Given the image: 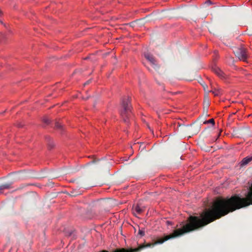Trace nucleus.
I'll list each match as a JSON object with an SVG mask.
<instances>
[{
	"label": "nucleus",
	"mask_w": 252,
	"mask_h": 252,
	"mask_svg": "<svg viewBox=\"0 0 252 252\" xmlns=\"http://www.w3.org/2000/svg\"><path fill=\"white\" fill-rule=\"evenodd\" d=\"M214 54L216 55V57L214 58L213 64L212 66V70L213 71L218 75V76L220 75V69L217 64V60L219 59V55L218 51H215Z\"/></svg>",
	"instance_id": "obj_6"
},
{
	"label": "nucleus",
	"mask_w": 252,
	"mask_h": 252,
	"mask_svg": "<svg viewBox=\"0 0 252 252\" xmlns=\"http://www.w3.org/2000/svg\"><path fill=\"white\" fill-rule=\"evenodd\" d=\"M2 15V11H0V16Z\"/></svg>",
	"instance_id": "obj_25"
},
{
	"label": "nucleus",
	"mask_w": 252,
	"mask_h": 252,
	"mask_svg": "<svg viewBox=\"0 0 252 252\" xmlns=\"http://www.w3.org/2000/svg\"><path fill=\"white\" fill-rule=\"evenodd\" d=\"M138 234L141 236H143L145 235V231L142 229H139L138 231Z\"/></svg>",
	"instance_id": "obj_16"
},
{
	"label": "nucleus",
	"mask_w": 252,
	"mask_h": 252,
	"mask_svg": "<svg viewBox=\"0 0 252 252\" xmlns=\"http://www.w3.org/2000/svg\"><path fill=\"white\" fill-rule=\"evenodd\" d=\"M11 184L10 183H6L0 186V190H3L5 189H8L10 188Z\"/></svg>",
	"instance_id": "obj_12"
},
{
	"label": "nucleus",
	"mask_w": 252,
	"mask_h": 252,
	"mask_svg": "<svg viewBox=\"0 0 252 252\" xmlns=\"http://www.w3.org/2000/svg\"><path fill=\"white\" fill-rule=\"evenodd\" d=\"M209 30L210 32H219V28L216 29L214 26L210 25L209 28Z\"/></svg>",
	"instance_id": "obj_13"
},
{
	"label": "nucleus",
	"mask_w": 252,
	"mask_h": 252,
	"mask_svg": "<svg viewBox=\"0 0 252 252\" xmlns=\"http://www.w3.org/2000/svg\"><path fill=\"white\" fill-rule=\"evenodd\" d=\"M145 210V207L143 206L140 203L134 205L132 207L133 213L134 215H140L142 214Z\"/></svg>",
	"instance_id": "obj_7"
},
{
	"label": "nucleus",
	"mask_w": 252,
	"mask_h": 252,
	"mask_svg": "<svg viewBox=\"0 0 252 252\" xmlns=\"http://www.w3.org/2000/svg\"><path fill=\"white\" fill-rule=\"evenodd\" d=\"M206 3L210 4L211 3V1L210 0H208L206 2Z\"/></svg>",
	"instance_id": "obj_21"
},
{
	"label": "nucleus",
	"mask_w": 252,
	"mask_h": 252,
	"mask_svg": "<svg viewBox=\"0 0 252 252\" xmlns=\"http://www.w3.org/2000/svg\"><path fill=\"white\" fill-rule=\"evenodd\" d=\"M131 109L130 98L128 96L123 98L120 112L123 121L126 124L129 123V119L131 117Z\"/></svg>",
	"instance_id": "obj_3"
},
{
	"label": "nucleus",
	"mask_w": 252,
	"mask_h": 252,
	"mask_svg": "<svg viewBox=\"0 0 252 252\" xmlns=\"http://www.w3.org/2000/svg\"><path fill=\"white\" fill-rule=\"evenodd\" d=\"M211 92L215 96L218 95L220 94L219 90H216L215 91H212Z\"/></svg>",
	"instance_id": "obj_17"
},
{
	"label": "nucleus",
	"mask_w": 252,
	"mask_h": 252,
	"mask_svg": "<svg viewBox=\"0 0 252 252\" xmlns=\"http://www.w3.org/2000/svg\"><path fill=\"white\" fill-rule=\"evenodd\" d=\"M0 23L3 24V22L1 21H0Z\"/></svg>",
	"instance_id": "obj_26"
},
{
	"label": "nucleus",
	"mask_w": 252,
	"mask_h": 252,
	"mask_svg": "<svg viewBox=\"0 0 252 252\" xmlns=\"http://www.w3.org/2000/svg\"><path fill=\"white\" fill-rule=\"evenodd\" d=\"M252 205V184L246 194V197L234 195L227 199L221 197V217L230 212Z\"/></svg>",
	"instance_id": "obj_2"
},
{
	"label": "nucleus",
	"mask_w": 252,
	"mask_h": 252,
	"mask_svg": "<svg viewBox=\"0 0 252 252\" xmlns=\"http://www.w3.org/2000/svg\"><path fill=\"white\" fill-rule=\"evenodd\" d=\"M220 218V196H218L211 208L204 209L200 214V218L197 216H190L188 219V223L184 225L182 228L175 230L169 235H165L163 238H158L154 244H162L169 239L181 236L186 233L203 227Z\"/></svg>",
	"instance_id": "obj_1"
},
{
	"label": "nucleus",
	"mask_w": 252,
	"mask_h": 252,
	"mask_svg": "<svg viewBox=\"0 0 252 252\" xmlns=\"http://www.w3.org/2000/svg\"><path fill=\"white\" fill-rule=\"evenodd\" d=\"M233 52L235 56L240 60L243 62H247L249 57L247 49L241 45L238 47H234Z\"/></svg>",
	"instance_id": "obj_4"
},
{
	"label": "nucleus",
	"mask_w": 252,
	"mask_h": 252,
	"mask_svg": "<svg viewBox=\"0 0 252 252\" xmlns=\"http://www.w3.org/2000/svg\"><path fill=\"white\" fill-rule=\"evenodd\" d=\"M23 126L21 124H19L18 126L22 127Z\"/></svg>",
	"instance_id": "obj_23"
},
{
	"label": "nucleus",
	"mask_w": 252,
	"mask_h": 252,
	"mask_svg": "<svg viewBox=\"0 0 252 252\" xmlns=\"http://www.w3.org/2000/svg\"><path fill=\"white\" fill-rule=\"evenodd\" d=\"M145 58L151 63L153 68L157 71H159L160 66L157 63V61L154 56L149 53H144Z\"/></svg>",
	"instance_id": "obj_5"
},
{
	"label": "nucleus",
	"mask_w": 252,
	"mask_h": 252,
	"mask_svg": "<svg viewBox=\"0 0 252 252\" xmlns=\"http://www.w3.org/2000/svg\"><path fill=\"white\" fill-rule=\"evenodd\" d=\"M200 127L199 126H191L188 127V130L193 133L194 134L197 133L200 130Z\"/></svg>",
	"instance_id": "obj_9"
},
{
	"label": "nucleus",
	"mask_w": 252,
	"mask_h": 252,
	"mask_svg": "<svg viewBox=\"0 0 252 252\" xmlns=\"http://www.w3.org/2000/svg\"><path fill=\"white\" fill-rule=\"evenodd\" d=\"M202 85L203 86L204 89L206 90V88H207V86H205V85H203V84H202Z\"/></svg>",
	"instance_id": "obj_22"
},
{
	"label": "nucleus",
	"mask_w": 252,
	"mask_h": 252,
	"mask_svg": "<svg viewBox=\"0 0 252 252\" xmlns=\"http://www.w3.org/2000/svg\"><path fill=\"white\" fill-rule=\"evenodd\" d=\"M5 112V111H4L2 112L1 113V114H3V113H4V112Z\"/></svg>",
	"instance_id": "obj_28"
},
{
	"label": "nucleus",
	"mask_w": 252,
	"mask_h": 252,
	"mask_svg": "<svg viewBox=\"0 0 252 252\" xmlns=\"http://www.w3.org/2000/svg\"><path fill=\"white\" fill-rule=\"evenodd\" d=\"M43 122L45 123V124H49V123H50V120L48 118H44L43 120Z\"/></svg>",
	"instance_id": "obj_18"
},
{
	"label": "nucleus",
	"mask_w": 252,
	"mask_h": 252,
	"mask_svg": "<svg viewBox=\"0 0 252 252\" xmlns=\"http://www.w3.org/2000/svg\"><path fill=\"white\" fill-rule=\"evenodd\" d=\"M252 161V156H248L243 159L241 161V165H245Z\"/></svg>",
	"instance_id": "obj_10"
},
{
	"label": "nucleus",
	"mask_w": 252,
	"mask_h": 252,
	"mask_svg": "<svg viewBox=\"0 0 252 252\" xmlns=\"http://www.w3.org/2000/svg\"><path fill=\"white\" fill-rule=\"evenodd\" d=\"M100 252H104V250L101 251Z\"/></svg>",
	"instance_id": "obj_29"
},
{
	"label": "nucleus",
	"mask_w": 252,
	"mask_h": 252,
	"mask_svg": "<svg viewBox=\"0 0 252 252\" xmlns=\"http://www.w3.org/2000/svg\"><path fill=\"white\" fill-rule=\"evenodd\" d=\"M55 127L57 129H63V125L59 122H56L55 123Z\"/></svg>",
	"instance_id": "obj_14"
},
{
	"label": "nucleus",
	"mask_w": 252,
	"mask_h": 252,
	"mask_svg": "<svg viewBox=\"0 0 252 252\" xmlns=\"http://www.w3.org/2000/svg\"><path fill=\"white\" fill-rule=\"evenodd\" d=\"M220 130L219 133V136H220Z\"/></svg>",
	"instance_id": "obj_24"
},
{
	"label": "nucleus",
	"mask_w": 252,
	"mask_h": 252,
	"mask_svg": "<svg viewBox=\"0 0 252 252\" xmlns=\"http://www.w3.org/2000/svg\"><path fill=\"white\" fill-rule=\"evenodd\" d=\"M90 80H89V81H87V82L85 83V85L89 84L90 83Z\"/></svg>",
	"instance_id": "obj_20"
},
{
	"label": "nucleus",
	"mask_w": 252,
	"mask_h": 252,
	"mask_svg": "<svg viewBox=\"0 0 252 252\" xmlns=\"http://www.w3.org/2000/svg\"><path fill=\"white\" fill-rule=\"evenodd\" d=\"M221 80H222V77H223V76H222V74H221Z\"/></svg>",
	"instance_id": "obj_27"
},
{
	"label": "nucleus",
	"mask_w": 252,
	"mask_h": 252,
	"mask_svg": "<svg viewBox=\"0 0 252 252\" xmlns=\"http://www.w3.org/2000/svg\"><path fill=\"white\" fill-rule=\"evenodd\" d=\"M208 123H211L214 125L215 124V121H214V119H210L209 120L206 121L204 122V124H208Z\"/></svg>",
	"instance_id": "obj_15"
},
{
	"label": "nucleus",
	"mask_w": 252,
	"mask_h": 252,
	"mask_svg": "<svg viewBox=\"0 0 252 252\" xmlns=\"http://www.w3.org/2000/svg\"><path fill=\"white\" fill-rule=\"evenodd\" d=\"M209 105H210V100H209V97H208V95H206L204 96V101H203V109H204V110H206V111H207L208 110V108L209 106Z\"/></svg>",
	"instance_id": "obj_8"
},
{
	"label": "nucleus",
	"mask_w": 252,
	"mask_h": 252,
	"mask_svg": "<svg viewBox=\"0 0 252 252\" xmlns=\"http://www.w3.org/2000/svg\"><path fill=\"white\" fill-rule=\"evenodd\" d=\"M218 190H219V188H216L215 190V191L217 192V193H219Z\"/></svg>",
	"instance_id": "obj_19"
},
{
	"label": "nucleus",
	"mask_w": 252,
	"mask_h": 252,
	"mask_svg": "<svg viewBox=\"0 0 252 252\" xmlns=\"http://www.w3.org/2000/svg\"><path fill=\"white\" fill-rule=\"evenodd\" d=\"M47 141L48 142V147L49 149H51L54 147V143L52 140V139L50 137H48L46 138Z\"/></svg>",
	"instance_id": "obj_11"
}]
</instances>
